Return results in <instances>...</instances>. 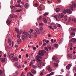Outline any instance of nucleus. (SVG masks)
<instances>
[{"label":"nucleus","mask_w":76,"mask_h":76,"mask_svg":"<svg viewBox=\"0 0 76 76\" xmlns=\"http://www.w3.org/2000/svg\"><path fill=\"white\" fill-rule=\"evenodd\" d=\"M17 43L18 44H20L21 43V39H18L17 41Z\"/></svg>","instance_id":"nucleus-20"},{"label":"nucleus","mask_w":76,"mask_h":76,"mask_svg":"<svg viewBox=\"0 0 76 76\" xmlns=\"http://www.w3.org/2000/svg\"><path fill=\"white\" fill-rule=\"evenodd\" d=\"M50 25H51V26H52V25H54V23H50Z\"/></svg>","instance_id":"nucleus-48"},{"label":"nucleus","mask_w":76,"mask_h":76,"mask_svg":"<svg viewBox=\"0 0 76 76\" xmlns=\"http://www.w3.org/2000/svg\"><path fill=\"white\" fill-rule=\"evenodd\" d=\"M32 67L33 68H34V69H37V66L34 65H33Z\"/></svg>","instance_id":"nucleus-46"},{"label":"nucleus","mask_w":76,"mask_h":76,"mask_svg":"<svg viewBox=\"0 0 76 76\" xmlns=\"http://www.w3.org/2000/svg\"><path fill=\"white\" fill-rule=\"evenodd\" d=\"M38 10L39 11L42 10V8L41 7V6H40L38 8Z\"/></svg>","instance_id":"nucleus-39"},{"label":"nucleus","mask_w":76,"mask_h":76,"mask_svg":"<svg viewBox=\"0 0 76 76\" xmlns=\"http://www.w3.org/2000/svg\"><path fill=\"white\" fill-rule=\"evenodd\" d=\"M36 31L38 34H40V30L38 28L36 29Z\"/></svg>","instance_id":"nucleus-10"},{"label":"nucleus","mask_w":76,"mask_h":76,"mask_svg":"<svg viewBox=\"0 0 76 76\" xmlns=\"http://www.w3.org/2000/svg\"><path fill=\"white\" fill-rule=\"evenodd\" d=\"M66 11L68 13H69L70 14H71V13H72V11L70 10L69 9H67V10H66Z\"/></svg>","instance_id":"nucleus-21"},{"label":"nucleus","mask_w":76,"mask_h":76,"mask_svg":"<svg viewBox=\"0 0 76 76\" xmlns=\"http://www.w3.org/2000/svg\"><path fill=\"white\" fill-rule=\"evenodd\" d=\"M8 42L9 45H11V44H12V43H11L12 40H11V39H8Z\"/></svg>","instance_id":"nucleus-28"},{"label":"nucleus","mask_w":76,"mask_h":76,"mask_svg":"<svg viewBox=\"0 0 76 76\" xmlns=\"http://www.w3.org/2000/svg\"><path fill=\"white\" fill-rule=\"evenodd\" d=\"M55 18V19H56V20H58V19H57V15H56L55 16H54Z\"/></svg>","instance_id":"nucleus-49"},{"label":"nucleus","mask_w":76,"mask_h":76,"mask_svg":"<svg viewBox=\"0 0 76 76\" xmlns=\"http://www.w3.org/2000/svg\"><path fill=\"white\" fill-rule=\"evenodd\" d=\"M76 58V55H75L73 57V59H75Z\"/></svg>","instance_id":"nucleus-52"},{"label":"nucleus","mask_w":76,"mask_h":76,"mask_svg":"<svg viewBox=\"0 0 76 76\" xmlns=\"http://www.w3.org/2000/svg\"><path fill=\"white\" fill-rule=\"evenodd\" d=\"M64 16V14L63 13H61L59 15H58V18H62Z\"/></svg>","instance_id":"nucleus-9"},{"label":"nucleus","mask_w":76,"mask_h":76,"mask_svg":"<svg viewBox=\"0 0 76 76\" xmlns=\"http://www.w3.org/2000/svg\"><path fill=\"white\" fill-rule=\"evenodd\" d=\"M75 33L74 32H71L70 33L71 35H75Z\"/></svg>","instance_id":"nucleus-32"},{"label":"nucleus","mask_w":76,"mask_h":76,"mask_svg":"<svg viewBox=\"0 0 76 76\" xmlns=\"http://www.w3.org/2000/svg\"><path fill=\"white\" fill-rule=\"evenodd\" d=\"M42 17L40 16L38 18H37V20L38 22H39L41 20Z\"/></svg>","instance_id":"nucleus-25"},{"label":"nucleus","mask_w":76,"mask_h":76,"mask_svg":"<svg viewBox=\"0 0 76 76\" xmlns=\"http://www.w3.org/2000/svg\"><path fill=\"white\" fill-rule=\"evenodd\" d=\"M10 18H16L17 17V15H14V14H11L10 15Z\"/></svg>","instance_id":"nucleus-14"},{"label":"nucleus","mask_w":76,"mask_h":76,"mask_svg":"<svg viewBox=\"0 0 76 76\" xmlns=\"http://www.w3.org/2000/svg\"><path fill=\"white\" fill-rule=\"evenodd\" d=\"M20 2H21V0H18L17 1V3L18 4L20 3Z\"/></svg>","instance_id":"nucleus-45"},{"label":"nucleus","mask_w":76,"mask_h":76,"mask_svg":"<svg viewBox=\"0 0 76 76\" xmlns=\"http://www.w3.org/2000/svg\"><path fill=\"white\" fill-rule=\"evenodd\" d=\"M24 7L26 9H28L29 7V4L28 3H26L25 4Z\"/></svg>","instance_id":"nucleus-8"},{"label":"nucleus","mask_w":76,"mask_h":76,"mask_svg":"<svg viewBox=\"0 0 76 76\" xmlns=\"http://www.w3.org/2000/svg\"><path fill=\"white\" fill-rule=\"evenodd\" d=\"M57 59H58V58L56 56H53L52 58L53 60H57Z\"/></svg>","instance_id":"nucleus-23"},{"label":"nucleus","mask_w":76,"mask_h":76,"mask_svg":"<svg viewBox=\"0 0 76 76\" xmlns=\"http://www.w3.org/2000/svg\"><path fill=\"white\" fill-rule=\"evenodd\" d=\"M46 69L49 72H51V71H52V69H51L49 66H47V67H46Z\"/></svg>","instance_id":"nucleus-12"},{"label":"nucleus","mask_w":76,"mask_h":76,"mask_svg":"<svg viewBox=\"0 0 76 76\" xmlns=\"http://www.w3.org/2000/svg\"><path fill=\"white\" fill-rule=\"evenodd\" d=\"M18 62L15 63L14 64V66L15 67H16V66H18Z\"/></svg>","instance_id":"nucleus-42"},{"label":"nucleus","mask_w":76,"mask_h":76,"mask_svg":"<svg viewBox=\"0 0 76 76\" xmlns=\"http://www.w3.org/2000/svg\"><path fill=\"white\" fill-rule=\"evenodd\" d=\"M51 41L52 42V43H54V39H52L51 40Z\"/></svg>","instance_id":"nucleus-55"},{"label":"nucleus","mask_w":76,"mask_h":76,"mask_svg":"<svg viewBox=\"0 0 76 76\" xmlns=\"http://www.w3.org/2000/svg\"><path fill=\"white\" fill-rule=\"evenodd\" d=\"M47 48H48V49L49 50H51V46L50 45H48L47 46Z\"/></svg>","instance_id":"nucleus-24"},{"label":"nucleus","mask_w":76,"mask_h":76,"mask_svg":"<svg viewBox=\"0 0 76 76\" xmlns=\"http://www.w3.org/2000/svg\"><path fill=\"white\" fill-rule=\"evenodd\" d=\"M32 64H33V63H32V62H30V64L29 66H31V65H32Z\"/></svg>","instance_id":"nucleus-54"},{"label":"nucleus","mask_w":76,"mask_h":76,"mask_svg":"<svg viewBox=\"0 0 76 76\" xmlns=\"http://www.w3.org/2000/svg\"><path fill=\"white\" fill-rule=\"evenodd\" d=\"M1 61L2 62V63H4L5 62V61H6V59L4 58H0Z\"/></svg>","instance_id":"nucleus-13"},{"label":"nucleus","mask_w":76,"mask_h":76,"mask_svg":"<svg viewBox=\"0 0 76 76\" xmlns=\"http://www.w3.org/2000/svg\"><path fill=\"white\" fill-rule=\"evenodd\" d=\"M73 6L72 5H71L70 7V10H73Z\"/></svg>","instance_id":"nucleus-34"},{"label":"nucleus","mask_w":76,"mask_h":76,"mask_svg":"<svg viewBox=\"0 0 76 76\" xmlns=\"http://www.w3.org/2000/svg\"><path fill=\"white\" fill-rule=\"evenodd\" d=\"M21 4H22V5H24V2H23V1H22L21 2Z\"/></svg>","instance_id":"nucleus-64"},{"label":"nucleus","mask_w":76,"mask_h":76,"mask_svg":"<svg viewBox=\"0 0 76 76\" xmlns=\"http://www.w3.org/2000/svg\"><path fill=\"white\" fill-rule=\"evenodd\" d=\"M33 50H36V47H34L33 48Z\"/></svg>","instance_id":"nucleus-62"},{"label":"nucleus","mask_w":76,"mask_h":76,"mask_svg":"<svg viewBox=\"0 0 76 76\" xmlns=\"http://www.w3.org/2000/svg\"><path fill=\"white\" fill-rule=\"evenodd\" d=\"M73 73L76 72V67H75L73 68Z\"/></svg>","instance_id":"nucleus-33"},{"label":"nucleus","mask_w":76,"mask_h":76,"mask_svg":"<svg viewBox=\"0 0 76 76\" xmlns=\"http://www.w3.org/2000/svg\"><path fill=\"white\" fill-rule=\"evenodd\" d=\"M31 71L32 73L34 74H36V71L34 69H31Z\"/></svg>","instance_id":"nucleus-19"},{"label":"nucleus","mask_w":76,"mask_h":76,"mask_svg":"<svg viewBox=\"0 0 76 76\" xmlns=\"http://www.w3.org/2000/svg\"><path fill=\"white\" fill-rule=\"evenodd\" d=\"M70 66H71V65L70 64H69L67 66H66V68L67 70H69V69H70L71 67Z\"/></svg>","instance_id":"nucleus-15"},{"label":"nucleus","mask_w":76,"mask_h":76,"mask_svg":"<svg viewBox=\"0 0 76 76\" xmlns=\"http://www.w3.org/2000/svg\"><path fill=\"white\" fill-rule=\"evenodd\" d=\"M67 10H64L63 11V13H64V14H66V12H67Z\"/></svg>","instance_id":"nucleus-47"},{"label":"nucleus","mask_w":76,"mask_h":76,"mask_svg":"<svg viewBox=\"0 0 76 76\" xmlns=\"http://www.w3.org/2000/svg\"><path fill=\"white\" fill-rule=\"evenodd\" d=\"M55 10L56 12H58L60 11V8H56Z\"/></svg>","instance_id":"nucleus-26"},{"label":"nucleus","mask_w":76,"mask_h":76,"mask_svg":"<svg viewBox=\"0 0 76 76\" xmlns=\"http://www.w3.org/2000/svg\"><path fill=\"white\" fill-rule=\"evenodd\" d=\"M20 34H17V37L18 38H20Z\"/></svg>","instance_id":"nucleus-44"},{"label":"nucleus","mask_w":76,"mask_h":76,"mask_svg":"<svg viewBox=\"0 0 76 76\" xmlns=\"http://www.w3.org/2000/svg\"><path fill=\"white\" fill-rule=\"evenodd\" d=\"M2 73H3V71L2 70H0V75H1Z\"/></svg>","instance_id":"nucleus-53"},{"label":"nucleus","mask_w":76,"mask_h":76,"mask_svg":"<svg viewBox=\"0 0 76 76\" xmlns=\"http://www.w3.org/2000/svg\"><path fill=\"white\" fill-rule=\"evenodd\" d=\"M54 74V72H51V73L49 74H48L47 75V76H50L51 75H53Z\"/></svg>","instance_id":"nucleus-27"},{"label":"nucleus","mask_w":76,"mask_h":76,"mask_svg":"<svg viewBox=\"0 0 76 76\" xmlns=\"http://www.w3.org/2000/svg\"><path fill=\"white\" fill-rule=\"evenodd\" d=\"M44 51H45V50H40L39 51V52L38 53V55H40L41 56H43L44 55Z\"/></svg>","instance_id":"nucleus-2"},{"label":"nucleus","mask_w":76,"mask_h":76,"mask_svg":"<svg viewBox=\"0 0 76 76\" xmlns=\"http://www.w3.org/2000/svg\"><path fill=\"white\" fill-rule=\"evenodd\" d=\"M47 41V40L46 39H44L43 40V42H46Z\"/></svg>","instance_id":"nucleus-58"},{"label":"nucleus","mask_w":76,"mask_h":76,"mask_svg":"<svg viewBox=\"0 0 76 76\" xmlns=\"http://www.w3.org/2000/svg\"><path fill=\"white\" fill-rule=\"evenodd\" d=\"M41 59H42V57H41L39 55H37L36 56V58H35V60L37 61H41Z\"/></svg>","instance_id":"nucleus-3"},{"label":"nucleus","mask_w":76,"mask_h":76,"mask_svg":"<svg viewBox=\"0 0 76 76\" xmlns=\"http://www.w3.org/2000/svg\"><path fill=\"white\" fill-rule=\"evenodd\" d=\"M72 21L74 22H76V18H73L72 19Z\"/></svg>","instance_id":"nucleus-29"},{"label":"nucleus","mask_w":76,"mask_h":76,"mask_svg":"<svg viewBox=\"0 0 76 76\" xmlns=\"http://www.w3.org/2000/svg\"><path fill=\"white\" fill-rule=\"evenodd\" d=\"M42 62H40V63H38L37 66V67H38L39 68H42Z\"/></svg>","instance_id":"nucleus-5"},{"label":"nucleus","mask_w":76,"mask_h":76,"mask_svg":"<svg viewBox=\"0 0 76 76\" xmlns=\"http://www.w3.org/2000/svg\"><path fill=\"white\" fill-rule=\"evenodd\" d=\"M14 56V53H12L11 54H10V58H13V57Z\"/></svg>","instance_id":"nucleus-18"},{"label":"nucleus","mask_w":76,"mask_h":76,"mask_svg":"<svg viewBox=\"0 0 76 76\" xmlns=\"http://www.w3.org/2000/svg\"><path fill=\"white\" fill-rule=\"evenodd\" d=\"M44 26V23H40L39 24V26Z\"/></svg>","instance_id":"nucleus-30"},{"label":"nucleus","mask_w":76,"mask_h":76,"mask_svg":"<svg viewBox=\"0 0 76 76\" xmlns=\"http://www.w3.org/2000/svg\"><path fill=\"white\" fill-rule=\"evenodd\" d=\"M42 42H41L40 43H39V45L40 46L41 45H42Z\"/></svg>","instance_id":"nucleus-61"},{"label":"nucleus","mask_w":76,"mask_h":76,"mask_svg":"<svg viewBox=\"0 0 76 76\" xmlns=\"http://www.w3.org/2000/svg\"><path fill=\"white\" fill-rule=\"evenodd\" d=\"M71 29L72 31H76V29L75 28H71Z\"/></svg>","instance_id":"nucleus-36"},{"label":"nucleus","mask_w":76,"mask_h":76,"mask_svg":"<svg viewBox=\"0 0 76 76\" xmlns=\"http://www.w3.org/2000/svg\"><path fill=\"white\" fill-rule=\"evenodd\" d=\"M74 8H75V7H76V4H72V6Z\"/></svg>","instance_id":"nucleus-38"},{"label":"nucleus","mask_w":76,"mask_h":76,"mask_svg":"<svg viewBox=\"0 0 76 76\" xmlns=\"http://www.w3.org/2000/svg\"><path fill=\"white\" fill-rule=\"evenodd\" d=\"M30 31H31V33H32V32H33V30L32 28H31L30 29Z\"/></svg>","instance_id":"nucleus-60"},{"label":"nucleus","mask_w":76,"mask_h":76,"mask_svg":"<svg viewBox=\"0 0 76 76\" xmlns=\"http://www.w3.org/2000/svg\"><path fill=\"white\" fill-rule=\"evenodd\" d=\"M10 7L11 9H13V10H15L16 8H15V7L14 6H11Z\"/></svg>","instance_id":"nucleus-31"},{"label":"nucleus","mask_w":76,"mask_h":76,"mask_svg":"<svg viewBox=\"0 0 76 76\" xmlns=\"http://www.w3.org/2000/svg\"><path fill=\"white\" fill-rule=\"evenodd\" d=\"M45 50L47 51H48V48H45Z\"/></svg>","instance_id":"nucleus-56"},{"label":"nucleus","mask_w":76,"mask_h":76,"mask_svg":"<svg viewBox=\"0 0 76 76\" xmlns=\"http://www.w3.org/2000/svg\"><path fill=\"white\" fill-rule=\"evenodd\" d=\"M48 15V13L46 12L43 14V15L44 16H47V15Z\"/></svg>","instance_id":"nucleus-43"},{"label":"nucleus","mask_w":76,"mask_h":76,"mask_svg":"<svg viewBox=\"0 0 76 76\" xmlns=\"http://www.w3.org/2000/svg\"><path fill=\"white\" fill-rule=\"evenodd\" d=\"M16 7H20V4H18V5H16Z\"/></svg>","instance_id":"nucleus-50"},{"label":"nucleus","mask_w":76,"mask_h":76,"mask_svg":"<svg viewBox=\"0 0 76 76\" xmlns=\"http://www.w3.org/2000/svg\"><path fill=\"white\" fill-rule=\"evenodd\" d=\"M28 36L29 38L31 37V33L30 31H28V32H23L22 36V39L23 41H25V39H27Z\"/></svg>","instance_id":"nucleus-1"},{"label":"nucleus","mask_w":76,"mask_h":76,"mask_svg":"<svg viewBox=\"0 0 76 76\" xmlns=\"http://www.w3.org/2000/svg\"><path fill=\"white\" fill-rule=\"evenodd\" d=\"M71 41L72 42H73V43H76V39L75 38H73L71 39Z\"/></svg>","instance_id":"nucleus-7"},{"label":"nucleus","mask_w":76,"mask_h":76,"mask_svg":"<svg viewBox=\"0 0 76 76\" xmlns=\"http://www.w3.org/2000/svg\"><path fill=\"white\" fill-rule=\"evenodd\" d=\"M12 20L9 19H8L6 21V23L7 25H10Z\"/></svg>","instance_id":"nucleus-6"},{"label":"nucleus","mask_w":76,"mask_h":76,"mask_svg":"<svg viewBox=\"0 0 76 76\" xmlns=\"http://www.w3.org/2000/svg\"><path fill=\"white\" fill-rule=\"evenodd\" d=\"M35 5L36 6H38V4L37 3H36V4H35Z\"/></svg>","instance_id":"nucleus-59"},{"label":"nucleus","mask_w":76,"mask_h":76,"mask_svg":"<svg viewBox=\"0 0 76 76\" xmlns=\"http://www.w3.org/2000/svg\"><path fill=\"white\" fill-rule=\"evenodd\" d=\"M13 60L15 61H18V58L16 57H14L13 58Z\"/></svg>","instance_id":"nucleus-16"},{"label":"nucleus","mask_w":76,"mask_h":76,"mask_svg":"<svg viewBox=\"0 0 76 76\" xmlns=\"http://www.w3.org/2000/svg\"><path fill=\"white\" fill-rule=\"evenodd\" d=\"M43 21L45 23H47V20L45 18H43Z\"/></svg>","instance_id":"nucleus-17"},{"label":"nucleus","mask_w":76,"mask_h":76,"mask_svg":"<svg viewBox=\"0 0 76 76\" xmlns=\"http://www.w3.org/2000/svg\"><path fill=\"white\" fill-rule=\"evenodd\" d=\"M54 47L55 48H58V45L57 44H55L54 45Z\"/></svg>","instance_id":"nucleus-37"},{"label":"nucleus","mask_w":76,"mask_h":76,"mask_svg":"<svg viewBox=\"0 0 76 76\" xmlns=\"http://www.w3.org/2000/svg\"><path fill=\"white\" fill-rule=\"evenodd\" d=\"M29 57V54H26V57Z\"/></svg>","instance_id":"nucleus-63"},{"label":"nucleus","mask_w":76,"mask_h":76,"mask_svg":"<svg viewBox=\"0 0 76 76\" xmlns=\"http://www.w3.org/2000/svg\"><path fill=\"white\" fill-rule=\"evenodd\" d=\"M53 29H57V26L56 25H54L53 27Z\"/></svg>","instance_id":"nucleus-41"},{"label":"nucleus","mask_w":76,"mask_h":76,"mask_svg":"<svg viewBox=\"0 0 76 76\" xmlns=\"http://www.w3.org/2000/svg\"><path fill=\"white\" fill-rule=\"evenodd\" d=\"M15 31L16 32L18 33V34H22V31H20L19 32V30L18 28H15Z\"/></svg>","instance_id":"nucleus-4"},{"label":"nucleus","mask_w":76,"mask_h":76,"mask_svg":"<svg viewBox=\"0 0 76 76\" xmlns=\"http://www.w3.org/2000/svg\"><path fill=\"white\" fill-rule=\"evenodd\" d=\"M72 54H68L67 55V57L68 58H71L72 57Z\"/></svg>","instance_id":"nucleus-11"},{"label":"nucleus","mask_w":76,"mask_h":76,"mask_svg":"<svg viewBox=\"0 0 76 76\" xmlns=\"http://www.w3.org/2000/svg\"><path fill=\"white\" fill-rule=\"evenodd\" d=\"M55 66L56 67H58V64L57 63H55L54 64Z\"/></svg>","instance_id":"nucleus-35"},{"label":"nucleus","mask_w":76,"mask_h":76,"mask_svg":"<svg viewBox=\"0 0 76 76\" xmlns=\"http://www.w3.org/2000/svg\"><path fill=\"white\" fill-rule=\"evenodd\" d=\"M17 68H18V69H20V68H21V66L20 65L18 66H17Z\"/></svg>","instance_id":"nucleus-51"},{"label":"nucleus","mask_w":76,"mask_h":76,"mask_svg":"<svg viewBox=\"0 0 76 76\" xmlns=\"http://www.w3.org/2000/svg\"><path fill=\"white\" fill-rule=\"evenodd\" d=\"M22 10H17L16 11V12H21Z\"/></svg>","instance_id":"nucleus-40"},{"label":"nucleus","mask_w":76,"mask_h":76,"mask_svg":"<svg viewBox=\"0 0 76 76\" xmlns=\"http://www.w3.org/2000/svg\"><path fill=\"white\" fill-rule=\"evenodd\" d=\"M60 26H61V25H60V24H58L57 25V27H58V28L60 27Z\"/></svg>","instance_id":"nucleus-57"},{"label":"nucleus","mask_w":76,"mask_h":76,"mask_svg":"<svg viewBox=\"0 0 76 76\" xmlns=\"http://www.w3.org/2000/svg\"><path fill=\"white\" fill-rule=\"evenodd\" d=\"M70 42H71V41H69V46L70 47H73V44H72V43Z\"/></svg>","instance_id":"nucleus-22"}]
</instances>
